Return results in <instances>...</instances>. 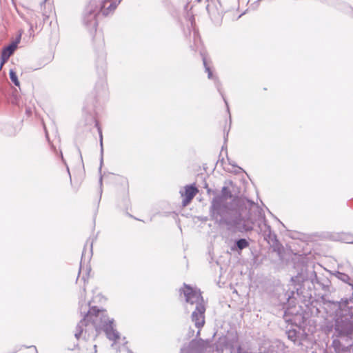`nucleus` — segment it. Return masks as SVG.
<instances>
[{
	"label": "nucleus",
	"mask_w": 353,
	"mask_h": 353,
	"mask_svg": "<svg viewBox=\"0 0 353 353\" xmlns=\"http://www.w3.org/2000/svg\"><path fill=\"white\" fill-rule=\"evenodd\" d=\"M90 303H86L85 299L80 301L81 312L86 313L84 318L79 323L74 336L77 339L93 341L101 330H103L107 337L114 341L112 346L117 348V344H121L119 352L132 353L126 347L125 338L121 339L119 333L113 329V321L106 316L105 312L99 310L96 307H90Z\"/></svg>",
	"instance_id": "1"
},
{
	"label": "nucleus",
	"mask_w": 353,
	"mask_h": 353,
	"mask_svg": "<svg viewBox=\"0 0 353 353\" xmlns=\"http://www.w3.org/2000/svg\"><path fill=\"white\" fill-rule=\"evenodd\" d=\"M183 293L187 303L191 305L196 304V309L192 312V321L194 323L195 326L199 329L197 335L200 334V330L205 323L204 313L205 308L203 304V300L201 294V292L197 289L185 285Z\"/></svg>",
	"instance_id": "2"
},
{
	"label": "nucleus",
	"mask_w": 353,
	"mask_h": 353,
	"mask_svg": "<svg viewBox=\"0 0 353 353\" xmlns=\"http://www.w3.org/2000/svg\"><path fill=\"white\" fill-rule=\"evenodd\" d=\"M121 0H104L103 3L99 7L94 3H90L87 8L88 16L85 17V20L90 23L95 25L96 14L99 11L103 12V14H108L114 10Z\"/></svg>",
	"instance_id": "3"
},
{
	"label": "nucleus",
	"mask_w": 353,
	"mask_h": 353,
	"mask_svg": "<svg viewBox=\"0 0 353 353\" xmlns=\"http://www.w3.org/2000/svg\"><path fill=\"white\" fill-rule=\"evenodd\" d=\"M197 192L198 189L194 185H187L184 188V190H181L180 194L183 197V205H188Z\"/></svg>",
	"instance_id": "4"
},
{
	"label": "nucleus",
	"mask_w": 353,
	"mask_h": 353,
	"mask_svg": "<svg viewBox=\"0 0 353 353\" xmlns=\"http://www.w3.org/2000/svg\"><path fill=\"white\" fill-rule=\"evenodd\" d=\"M336 330L340 334L350 335L353 333V322H345L343 324L336 325Z\"/></svg>",
	"instance_id": "5"
},
{
	"label": "nucleus",
	"mask_w": 353,
	"mask_h": 353,
	"mask_svg": "<svg viewBox=\"0 0 353 353\" xmlns=\"http://www.w3.org/2000/svg\"><path fill=\"white\" fill-rule=\"evenodd\" d=\"M17 43H12L8 47L5 48L1 54L2 63L1 65L3 64L6 61L8 60L11 54L14 52L15 49L17 48Z\"/></svg>",
	"instance_id": "6"
},
{
	"label": "nucleus",
	"mask_w": 353,
	"mask_h": 353,
	"mask_svg": "<svg viewBox=\"0 0 353 353\" xmlns=\"http://www.w3.org/2000/svg\"><path fill=\"white\" fill-rule=\"evenodd\" d=\"M181 353H198V350L196 347V343L192 342L188 347H183L181 350Z\"/></svg>",
	"instance_id": "7"
},
{
	"label": "nucleus",
	"mask_w": 353,
	"mask_h": 353,
	"mask_svg": "<svg viewBox=\"0 0 353 353\" xmlns=\"http://www.w3.org/2000/svg\"><path fill=\"white\" fill-rule=\"evenodd\" d=\"M9 74H10V78L11 81L14 83V84L16 86H19V81L17 79L16 73L12 70H10Z\"/></svg>",
	"instance_id": "8"
},
{
	"label": "nucleus",
	"mask_w": 353,
	"mask_h": 353,
	"mask_svg": "<svg viewBox=\"0 0 353 353\" xmlns=\"http://www.w3.org/2000/svg\"><path fill=\"white\" fill-rule=\"evenodd\" d=\"M236 245L240 250H242L248 245V243L245 239H240L236 242Z\"/></svg>",
	"instance_id": "9"
},
{
	"label": "nucleus",
	"mask_w": 353,
	"mask_h": 353,
	"mask_svg": "<svg viewBox=\"0 0 353 353\" xmlns=\"http://www.w3.org/2000/svg\"><path fill=\"white\" fill-rule=\"evenodd\" d=\"M203 64L205 68V71L208 73V78L211 79L212 77V72L210 70V68L207 65L206 59L205 57L203 58Z\"/></svg>",
	"instance_id": "10"
},
{
	"label": "nucleus",
	"mask_w": 353,
	"mask_h": 353,
	"mask_svg": "<svg viewBox=\"0 0 353 353\" xmlns=\"http://www.w3.org/2000/svg\"><path fill=\"white\" fill-rule=\"evenodd\" d=\"M222 194H223V196L225 199L232 196L230 192L228 191V188H226V187H223V189H222Z\"/></svg>",
	"instance_id": "11"
},
{
	"label": "nucleus",
	"mask_w": 353,
	"mask_h": 353,
	"mask_svg": "<svg viewBox=\"0 0 353 353\" xmlns=\"http://www.w3.org/2000/svg\"><path fill=\"white\" fill-rule=\"evenodd\" d=\"M88 353H97V345H94L92 348L88 350Z\"/></svg>",
	"instance_id": "12"
},
{
	"label": "nucleus",
	"mask_w": 353,
	"mask_h": 353,
	"mask_svg": "<svg viewBox=\"0 0 353 353\" xmlns=\"http://www.w3.org/2000/svg\"><path fill=\"white\" fill-rule=\"evenodd\" d=\"M103 138H102V134L101 132H100V143H101V153H103V141H102Z\"/></svg>",
	"instance_id": "13"
},
{
	"label": "nucleus",
	"mask_w": 353,
	"mask_h": 353,
	"mask_svg": "<svg viewBox=\"0 0 353 353\" xmlns=\"http://www.w3.org/2000/svg\"><path fill=\"white\" fill-rule=\"evenodd\" d=\"M243 228L245 230H250L252 229V225H245Z\"/></svg>",
	"instance_id": "14"
},
{
	"label": "nucleus",
	"mask_w": 353,
	"mask_h": 353,
	"mask_svg": "<svg viewBox=\"0 0 353 353\" xmlns=\"http://www.w3.org/2000/svg\"><path fill=\"white\" fill-rule=\"evenodd\" d=\"M285 321H288H288H291V322L292 323V319H288V313H287V312H285Z\"/></svg>",
	"instance_id": "15"
},
{
	"label": "nucleus",
	"mask_w": 353,
	"mask_h": 353,
	"mask_svg": "<svg viewBox=\"0 0 353 353\" xmlns=\"http://www.w3.org/2000/svg\"><path fill=\"white\" fill-rule=\"evenodd\" d=\"M30 353H37V350H36V348H35V347H32V348H30Z\"/></svg>",
	"instance_id": "16"
},
{
	"label": "nucleus",
	"mask_w": 353,
	"mask_h": 353,
	"mask_svg": "<svg viewBox=\"0 0 353 353\" xmlns=\"http://www.w3.org/2000/svg\"><path fill=\"white\" fill-rule=\"evenodd\" d=\"M290 332L289 333V337L292 339V341H294V339L292 338V336L290 335Z\"/></svg>",
	"instance_id": "17"
},
{
	"label": "nucleus",
	"mask_w": 353,
	"mask_h": 353,
	"mask_svg": "<svg viewBox=\"0 0 353 353\" xmlns=\"http://www.w3.org/2000/svg\"><path fill=\"white\" fill-rule=\"evenodd\" d=\"M82 272H83V268L81 267V268H80V271H79L80 274H81Z\"/></svg>",
	"instance_id": "18"
},
{
	"label": "nucleus",
	"mask_w": 353,
	"mask_h": 353,
	"mask_svg": "<svg viewBox=\"0 0 353 353\" xmlns=\"http://www.w3.org/2000/svg\"><path fill=\"white\" fill-rule=\"evenodd\" d=\"M296 318H300V316L296 315Z\"/></svg>",
	"instance_id": "19"
}]
</instances>
